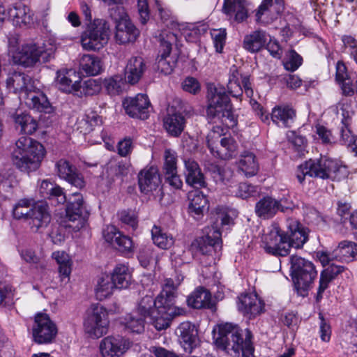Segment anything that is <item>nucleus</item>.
<instances>
[{
    "label": "nucleus",
    "mask_w": 357,
    "mask_h": 357,
    "mask_svg": "<svg viewBox=\"0 0 357 357\" xmlns=\"http://www.w3.org/2000/svg\"><path fill=\"white\" fill-rule=\"evenodd\" d=\"M243 331L237 325L225 323L218 325V331L213 330V339L216 347L228 354L242 357H253L254 347L250 333L243 337Z\"/></svg>",
    "instance_id": "nucleus-1"
},
{
    "label": "nucleus",
    "mask_w": 357,
    "mask_h": 357,
    "mask_svg": "<svg viewBox=\"0 0 357 357\" xmlns=\"http://www.w3.org/2000/svg\"><path fill=\"white\" fill-rule=\"evenodd\" d=\"M178 284L179 282L175 284L172 278H166L164 281L162 289L158 294V310L149 318L158 331L167 328L174 317L185 312V309L174 305Z\"/></svg>",
    "instance_id": "nucleus-2"
},
{
    "label": "nucleus",
    "mask_w": 357,
    "mask_h": 357,
    "mask_svg": "<svg viewBox=\"0 0 357 357\" xmlns=\"http://www.w3.org/2000/svg\"><path fill=\"white\" fill-rule=\"evenodd\" d=\"M45 154V149L40 143L23 136L15 143V148L12 153V161L20 171L30 172L39 168Z\"/></svg>",
    "instance_id": "nucleus-3"
},
{
    "label": "nucleus",
    "mask_w": 357,
    "mask_h": 357,
    "mask_svg": "<svg viewBox=\"0 0 357 357\" xmlns=\"http://www.w3.org/2000/svg\"><path fill=\"white\" fill-rule=\"evenodd\" d=\"M344 170L345 167L340 161L325 156L316 160L310 159L301 165L296 177L300 183H303L306 176L333 180L339 178V175Z\"/></svg>",
    "instance_id": "nucleus-4"
},
{
    "label": "nucleus",
    "mask_w": 357,
    "mask_h": 357,
    "mask_svg": "<svg viewBox=\"0 0 357 357\" xmlns=\"http://www.w3.org/2000/svg\"><path fill=\"white\" fill-rule=\"evenodd\" d=\"M207 117L210 121L224 123L227 120L234 121L232 105L230 98L222 85L211 84L207 91Z\"/></svg>",
    "instance_id": "nucleus-5"
},
{
    "label": "nucleus",
    "mask_w": 357,
    "mask_h": 357,
    "mask_svg": "<svg viewBox=\"0 0 357 357\" xmlns=\"http://www.w3.org/2000/svg\"><path fill=\"white\" fill-rule=\"evenodd\" d=\"M289 264L294 287L298 294L304 296L317 277L315 266L311 261L296 255L290 256Z\"/></svg>",
    "instance_id": "nucleus-6"
},
{
    "label": "nucleus",
    "mask_w": 357,
    "mask_h": 357,
    "mask_svg": "<svg viewBox=\"0 0 357 357\" xmlns=\"http://www.w3.org/2000/svg\"><path fill=\"white\" fill-rule=\"evenodd\" d=\"M52 47L47 49L44 44H38L33 41L24 43L13 52V61L15 64L25 68L34 66L43 60L45 63L53 56Z\"/></svg>",
    "instance_id": "nucleus-7"
},
{
    "label": "nucleus",
    "mask_w": 357,
    "mask_h": 357,
    "mask_svg": "<svg viewBox=\"0 0 357 357\" xmlns=\"http://www.w3.org/2000/svg\"><path fill=\"white\" fill-rule=\"evenodd\" d=\"M109 25L104 19H96L82 33L81 43L86 50H99L108 42Z\"/></svg>",
    "instance_id": "nucleus-8"
},
{
    "label": "nucleus",
    "mask_w": 357,
    "mask_h": 357,
    "mask_svg": "<svg viewBox=\"0 0 357 357\" xmlns=\"http://www.w3.org/2000/svg\"><path fill=\"white\" fill-rule=\"evenodd\" d=\"M84 330L91 337L98 338L108 331L109 320L107 310L100 305H92L84 320Z\"/></svg>",
    "instance_id": "nucleus-9"
},
{
    "label": "nucleus",
    "mask_w": 357,
    "mask_h": 357,
    "mask_svg": "<svg viewBox=\"0 0 357 357\" xmlns=\"http://www.w3.org/2000/svg\"><path fill=\"white\" fill-rule=\"evenodd\" d=\"M57 334V327L48 314L39 312L34 317L32 326L33 341L39 344L51 343Z\"/></svg>",
    "instance_id": "nucleus-10"
},
{
    "label": "nucleus",
    "mask_w": 357,
    "mask_h": 357,
    "mask_svg": "<svg viewBox=\"0 0 357 357\" xmlns=\"http://www.w3.org/2000/svg\"><path fill=\"white\" fill-rule=\"evenodd\" d=\"M228 93L233 97L238 98L243 94V89L248 98L253 96V89L250 82V75L244 74L241 68L232 66L229 69L227 85Z\"/></svg>",
    "instance_id": "nucleus-11"
},
{
    "label": "nucleus",
    "mask_w": 357,
    "mask_h": 357,
    "mask_svg": "<svg viewBox=\"0 0 357 357\" xmlns=\"http://www.w3.org/2000/svg\"><path fill=\"white\" fill-rule=\"evenodd\" d=\"M269 235L270 242L264 246L266 252L273 256H287L293 246L284 231L279 227H274Z\"/></svg>",
    "instance_id": "nucleus-12"
},
{
    "label": "nucleus",
    "mask_w": 357,
    "mask_h": 357,
    "mask_svg": "<svg viewBox=\"0 0 357 357\" xmlns=\"http://www.w3.org/2000/svg\"><path fill=\"white\" fill-rule=\"evenodd\" d=\"M150 105L147 95L142 93H139L135 97L126 98L123 102V106L128 115L142 120L149 118Z\"/></svg>",
    "instance_id": "nucleus-13"
},
{
    "label": "nucleus",
    "mask_w": 357,
    "mask_h": 357,
    "mask_svg": "<svg viewBox=\"0 0 357 357\" xmlns=\"http://www.w3.org/2000/svg\"><path fill=\"white\" fill-rule=\"evenodd\" d=\"M6 84L8 90L18 94L20 98H24L26 93L34 89L33 79L22 72L14 71L9 73Z\"/></svg>",
    "instance_id": "nucleus-14"
},
{
    "label": "nucleus",
    "mask_w": 357,
    "mask_h": 357,
    "mask_svg": "<svg viewBox=\"0 0 357 357\" xmlns=\"http://www.w3.org/2000/svg\"><path fill=\"white\" fill-rule=\"evenodd\" d=\"M138 185L140 191L146 195L160 190L161 178L157 167L147 166L138 174Z\"/></svg>",
    "instance_id": "nucleus-15"
},
{
    "label": "nucleus",
    "mask_w": 357,
    "mask_h": 357,
    "mask_svg": "<svg viewBox=\"0 0 357 357\" xmlns=\"http://www.w3.org/2000/svg\"><path fill=\"white\" fill-rule=\"evenodd\" d=\"M58 176L66 181L71 185L82 189L85 186V181L77 167L66 159H60L55 164Z\"/></svg>",
    "instance_id": "nucleus-16"
},
{
    "label": "nucleus",
    "mask_w": 357,
    "mask_h": 357,
    "mask_svg": "<svg viewBox=\"0 0 357 357\" xmlns=\"http://www.w3.org/2000/svg\"><path fill=\"white\" fill-rule=\"evenodd\" d=\"M130 347V342L121 336H107L100 343L102 357H120Z\"/></svg>",
    "instance_id": "nucleus-17"
},
{
    "label": "nucleus",
    "mask_w": 357,
    "mask_h": 357,
    "mask_svg": "<svg viewBox=\"0 0 357 357\" xmlns=\"http://www.w3.org/2000/svg\"><path fill=\"white\" fill-rule=\"evenodd\" d=\"M238 310L249 319L254 318L264 312V302L255 293L241 294L238 297Z\"/></svg>",
    "instance_id": "nucleus-18"
},
{
    "label": "nucleus",
    "mask_w": 357,
    "mask_h": 357,
    "mask_svg": "<svg viewBox=\"0 0 357 357\" xmlns=\"http://www.w3.org/2000/svg\"><path fill=\"white\" fill-rule=\"evenodd\" d=\"M168 40L162 38L160 40V54L157 58V68L164 75H169L172 73L176 66V61L169 59V54L172 51V41L176 39L174 33L167 35Z\"/></svg>",
    "instance_id": "nucleus-19"
},
{
    "label": "nucleus",
    "mask_w": 357,
    "mask_h": 357,
    "mask_svg": "<svg viewBox=\"0 0 357 357\" xmlns=\"http://www.w3.org/2000/svg\"><path fill=\"white\" fill-rule=\"evenodd\" d=\"M51 222V215L48 206L43 202L34 204L33 210L28 220L31 229L34 232L42 233Z\"/></svg>",
    "instance_id": "nucleus-20"
},
{
    "label": "nucleus",
    "mask_w": 357,
    "mask_h": 357,
    "mask_svg": "<svg viewBox=\"0 0 357 357\" xmlns=\"http://www.w3.org/2000/svg\"><path fill=\"white\" fill-rule=\"evenodd\" d=\"M81 78L73 69H62L56 72V82L58 88L66 93L76 96Z\"/></svg>",
    "instance_id": "nucleus-21"
},
{
    "label": "nucleus",
    "mask_w": 357,
    "mask_h": 357,
    "mask_svg": "<svg viewBox=\"0 0 357 357\" xmlns=\"http://www.w3.org/2000/svg\"><path fill=\"white\" fill-rule=\"evenodd\" d=\"M131 164L129 160H111L106 169V180L108 186H111L115 182L121 183L123 178L128 176Z\"/></svg>",
    "instance_id": "nucleus-22"
},
{
    "label": "nucleus",
    "mask_w": 357,
    "mask_h": 357,
    "mask_svg": "<svg viewBox=\"0 0 357 357\" xmlns=\"http://www.w3.org/2000/svg\"><path fill=\"white\" fill-rule=\"evenodd\" d=\"M66 211V218L71 222L78 220L82 223L89 215L84 205L83 197L79 192H74L69 197Z\"/></svg>",
    "instance_id": "nucleus-23"
},
{
    "label": "nucleus",
    "mask_w": 357,
    "mask_h": 357,
    "mask_svg": "<svg viewBox=\"0 0 357 357\" xmlns=\"http://www.w3.org/2000/svg\"><path fill=\"white\" fill-rule=\"evenodd\" d=\"M284 10V0H264L257 12V20L268 23L277 19Z\"/></svg>",
    "instance_id": "nucleus-24"
},
{
    "label": "nucleus",
    "mask_w": 357,
    "mask_h": 357,
    "mask_svg": "<svg viewBox=\"0 0 357 357\" xmlns=\"http://www.w3.org/2000/svg\"><path fill=\"white\" fill-rule=\"evenodd\" d=\"M288 236V240L293 248H302L308 241V232L298 220L288 219L287 220V231H284Z\"/></svg>",
    "instance_id": "nucleus-25"
},
{
    "label": "nucleus",
    "mask_w": 357,
    "mask_h": 357,
    "mask_svg": "<svg viewBox=\"0 0 357 357\" xmlns=\"http://www.w3.org/2000/svg\"><path fill=\"white\" fill-rule=\"evenodd\" d=\"M176 333L184 350L191 353L198 342V332L195 325L189 321L182 322L177 327Z\"/></svg>",
    "instance_id": "nucleus-26"
},
{
    "label": "nucleus",
    "mask_w": 357,
    "mask_h": 357,
    "mask_svg": "<svg viewBox=\"0 0 357 357\" xmlns=\"http://www.w3.org/2000/svg\"><path fill=\"white\" fill-rule=\"evenodd\" d=\"M23 99L30 109L45 113L52 112V107L47 96L35 86L34 89L26 93V96H24Z\"/></svg>",
    "instance_id": "nucleus-27"
},
{
    "label": "nucleus",
    "mask_w": 357,
    "mask_h": 357,
    "mask_svg": "<svg viewBox=\"0 0 357 357\" xmlns=\"http://www.w3.org/2000/svg\"><path fill=\"white\" fill-rule=\"evenodd\" d=\"M184 176L186 183L197 189L205 188L206 182L199 164L194 160H185Z\"/></svg>",
    "instance_id": "nucleus-28"
},
{
    "label": "nucleus",
    "mask_w": 357,
    "mask_h": 357,
    "mask_svg": "<svg viewBox=\"0 0 357 357\" xmlns=\"http://www.w3.org/2000/svg\"><path fill=\"white\" fill-rule=\"evenodd\" d=\"M222 12L230 20L241 23L248 17L245 0H224Z\"/></svg>",
    "instance_id": "nucleus-29"
},
{
    "label": "nucleus",
    "mask_w": 357,
    "mask_h": 357,
    "mask_svg": "<svg viewBox=\"0 0 357 357\" xmlns=\"http://www.w3.org/2000/svg\"><path fill=\"white\" fill-rule=\"evenodd\" d=\"M139 36V29L130 19L124 20L116 24L115 38L119 44L132 43Z\"/></svg>",
    "instance_id": "nucleus-30"
},
{
    "label": "nucleus",
    "mask_w": 357,
    "mask_h": 357,
    "mask_svg": "<svg viewBox=\"0 0 357 357\" xmlns=\"http://www.w3.org/2000/svg\"><path fill=\"white\" fill-rule=\"evenodd\" d=\"M208 148L215 157L222 160H229L237 155L238 144L232 137H223L215 147L208 144Z\"/></svg>",
    "instance_id": "nucleus-31"
},
{
    "label": "nucleus",
    "mask_w": 357,
    "mask_h": 357,
    "mask_svg": "<svg viewBox=\"0 0 357 357\" xmlns=\"http://www.w3.org/2000/svg\"><path fill=\"white\" fill-rule=\"evenodd\" d=\"M296 116V110L291 107L276 106L272 109L271 119L279 127L290 128L295 121Z\"/></svg>",
    "instance_id": "nucleus-32"
},
{
    "label": "nucleus",
    "mask_w": 357,
    "mask_h": 357,
    "mask_svg": "<svg viewBox=\"0 0 357 357\" xmlns=\"http://www.w3.org/2000/svg\"><path fill=\"white\" fill-rule=\"evenodd\" d=\"M146 70V66L142 57L130 58L125 68V81L130 84L137 83Z\"/></svg>",
    "instance_id": "nucleus-33"
},
{
    "label": "nucleus",
    "mask_w": 357,
    "mask_h": 357,
    "mask_svg": "<svg viewBox=\"0 0 357 357\" xmlns=\"http://www.w3.org/2000/svg\"><path fill=\"white\" fill-rule=\"evenodd\" d=\"M278 199L266 195L256 203L255 212L261 219H271L278 213Z\"/></svg>",
    "instance_id": "nucleus-34"
},
{
    "label": "nucleus",
    "mask_w": 357,
    "mask_h": 357,
    "mask_svg": "<svg viewBox=\"0 0 357 357\" xmlns=\"http://www.w3.org/2000/svg\"><path fill=\"white\" fill-rule=\"evenodd\" d=\"M269 36L263 30H255L245 36L243 42V48L250 53H256L262 50Z\"/></svg>",
    "instance_id": "nucleus-35"
},
{
    "label": "nucleus",
    "mask_w": 357,
    "mask_h": 357,
    "mask_svg": "<svg viewBox=\"0 0 357 357\" xmlns=\"http://www.w3.org/2000/svg\"><path fill=\"white\" fill-rule=\"evenodd\" d=\"M189 212L197 220H199L204 211L208 208V201L202 192L193 190L189 192Z\"/></svg>",
    "instance_id": "nucleus-36"
},
{
    "label": "nucleus",
    "mask_w": 357,
    "mask_h": 357,
    "mask_svg": "<svg viewBox=\"0 0 357 357\" xmlns=\"http://www.w3.org/2000/svg\"><path fill=\"white\" fill-rule=\"evenodd\" d=\"M188 305L195 309L212 308L211 294L204 287L196 289L187 298Z\"/></svg>",
    "instance_id": "nucleus-37"
},
{
    "label": "nucleus",
    "mask_w": 357,
    "mask_h": 357,
    "mask_svg": "<svg viewBox=\"0 0 357 357\" xmlns=\"http://www.w3.org/2000/svg\"><path fill=\"white\" fill-rule=\"evenodd\" d=\"M335 259L349 263L357 259V243L343 241L340 242L337 248L332 253Z\"/></svg>",
    "instance_id": "nucleus-38"
},
{
    "label": "nucleus",
    "mask_w": 357,
    "mask_h": 357,
    "mask_svg": "<svg viewBox=\"0 0 357 357\" xmlns=\"http://www.w3.org/2000/svg\"><path fill=\"white\" fill-rule=\"evenodd\" d=\"M222 243L221 233L219 229L213 231L212 235L207 234L196 240L195 245L202 255H210Z\"/></svg>",
    "instance_id": "nucleus-39"
},
{
    "label": "nucleus",
    "mask_w": 357,
    "mask_h": 357,
    "mask_svg": "<svg viewBox=\"0 0 357 357\" xmlns=\"http://www.w3.org/2000/svg\"><path fill=\"white\" fill-rule=\"evenodd\" d=\"M102 123V117L96 112L91 110L77 119L76 128L81 133L86 135L96 127L100 126Z\"/></svg>",
    "instance_id": "nucleus-40"
},
{
    "label": "nucleus",
    "mask_w": 357,
    "mask_h": 357,
    "mask_svg": "<svg viewBox=\"0 0 357 357\" xmlns=\"http://www.w3.org/2000/svg\"><path fill=\"white\" fill-rule=\"evenodd\" d=\"M8 19L18 26L29 24L32 21V13L27 6L16 3L8 8Z\"/></svg>",
    "instance_id": "nucleus-41"
},
{
    "label": "nucleus",
    "mask_w": 357,
    "mask_h": 357,
    "mask_svg": "<svg viewBox=\"0 0 357 357\" xmlns=\"http://www.w3.org/2000/svg\"><path fill=\"white\" fill-rule=\"evenodd\" d=\"M80 70L89 76H95L103 70L101 59L93 54H84L79 61Z\"/></svg>",
    "instance_id": "nucleus-42"
},
{
    "label": "nucleus",
    "mask_w": 357,
    "mask_h": 357,
    "mask_svg": "<svg viewBox=\"0 0 357 357\" xmlns=\"http://www.w3.org/2000/svg\"><path fill=\"white\" fill-rule=\"evenodd\" d=\"M42 193H45L52 204H63L66 196L60 186L47 181H43L40 185Z\"/></svg>",
    "instance_id": "nucleus-43"
},
{
    "label": "nucleus",
    "mask_w": 357,
    "mask_h": 357,
    "mask_svg": "<svg viewBox=\"0 0 357 357\" xmlns=\"http://www.w3.org/2000/svg\"><path fill=\"white\" fill-rule=\"evenodd\" d=\"M42 193H45L52 204H63L66 196L60 186L47 181H43L40 185Z\"/></svg>",
    "instance_id": "nucleus-44"
},
{
    "label": "nucleus",
    "mask_w": 357,
    "mask_h": 357,
    "mask_svg": "<svg viewBox=\"0 0 357 357\" xmlns=\"http://www.w3.org/2000/svg\"><path fill=\"white\" fill-rule=\"evenodd\" d=\"M16 129L21 133L33 134L38 128L37 121L26 112L16 113L14 116Z\"/></svg>",
    "instance_id": "nucleus-45"
},
{
    "label": "nucleus",
    "mask_w": 357,
    "mask_h": 357,
    "mask_svg": "<svg viewBox=\"0 0 357 357\" xmlns=\"http://www.w3.org/2000/svg\"><path fill=\"white\" fill-rule=\"evenodd\" d=\"M185 119L180 113L169 114L164 119V126L172 136L178 137L184 130Z\"/></svg>",
    "instance_id": "nucleus-46"
},
{
    "label": "nucleus",
    "mask_w": 357,
    "mask_h": 357,
    "mask_svg": "<svg viewBox=\"0 0 357 357\" xmlns=\"http://www.w3.org/2000/svg\"><path fill=\"white\" fill-rule=\"evenodd\" d=\"M238 165L247 176L255 175L259 169V164L255 155L249 151H244L241 153Z\"/></svg>",
    "instance_id": "nucleus-47"
},
{
    "label": "nucleus",
    "mask_w": 357,
    "mask_h": 357,
    "mask_svg": "<svg viewBox=\"0 0 357 357\" xmlns=\"http://www.w3.org/2000/svg\"><path fill=\"white\" fill-rule=\"evenodd\" d=\"M145 318L133 311L122 318L121 324L125 329L131 333H141L144 329Z\"/></svg>",
    "instance_id": "nucleus-48"
},
{
    "label": "nucleus",
    "mask_w": 357,
    "mask_h": 357,
    "mask_svg": "<svg viewBox=\"0 0 357 357\" xmlns=\"http://www.w3.org/2000/svg\"><path fill=\"white\" fill-rule=\"evenodd\" d=\"M158 305V296L155 298L146 296L140 300L135 312L145 319L151 318L157 312Z\"/></svg>",
    "instance_id": "nucleus-49"
},
{
    "label": "nucleus",
    "mask_w": 357,
    "mask_h": 357,
    "mask_svg": "<svg viewBox=\"0 0 357 357\" xmlns=\"http://www.w3.org/2000/svg\"><path fill=\"white\" fill-rule=\"evenodd\" d=\"M116 289H126L128 287L131 275L129 269L125 265H118L113 271L112 275L110 276Z\"/></svg>",
    "instance_id": "nucleus-50"
},
{
    "label": "nucleus",
    "mask_w": 357,
    "mask_h": 357,
    "mask_svg": "<svg viewBox=\"0 0 357 357\" xmlns=\"http://www.w3.org/2000/svg\"><path fill=\"white\" fill-rule=\"evenodd\" d=\"M151 236L153 243L161 249H169L174 243V239L172 235L155 225L151 229Z\"/></svg>",
    "instance_id": "nucleus-51"
},
{
    "label": "nucleus",
    "mask_w": 357,
    "mask_h": 357,
    "mask_svg": "<svg viewBox=\"0 0 357 357\" xmlns=\"http://www.w3.org/2000/svg\"><path fill=\"white\" fill-rule=\"evenodd\" d=\"M32 202V199H20L13 207V217L15 219H24L28 221L33 210L34 204Z\"/></svg>",
    "instance_id": "nucleus-52"
},
{
    "label": "nucleus",
    "mask_w": 357,
    "mask_h": 357,
    "mask_svg": "<svg viewBox=\"0 0 357 357\" xmlns=\"http://www.w3.org/2000/svg\"><path fill=\"white\" fill-rule=\"evenodd\" d=\"M116 289L110 276L105 275L100 278L96 287V295L98 299L102 301L109 296Z\"/></svg>",
    "instance_id": "nucleus-53"
},
{
    "label": "nucleus",
    "mask_w": 357,
    "mask_h": 357,
    "mask_svg": "<svg viewBox=\"0 0 357 357\" xmlns=\"http://www.w3.org/2000/svg\"><path fill=\"white\" fill-rule=\"evenodd\" d=\"M101 84L100 81L93 79H89L85 81L83 84L80 82L78 91L76 96L82 98L83 96H92L100 93L101 91Z\"/></svg>",
    "instance_id": "nucleus-54"
},
{
    "label": "nucleus",
    "mask_w": 357,
    "mask_h": 357,
    "mask_svg": "<svg viewBox=\"0 0 357 357\" xmlns=\"http://www.w3.org/2000/svg\"><path fill=\"white\" fill-rule=\"evenodd\" d=\"M53 258L59 265V271L63 278H68L71 273V260L64 251H57L52 254Z\"/></svg>",
    "instance_id": "nucleus-55"
},
{
    "label": "nucleus",
    "mask_w": 357,
    "mask_h": 357,
    "mask_svg": "<svg viewBox=\"0 0 357 357\" xmlns=\"http://www.w3.org/2000/svg\"><path fill=\"white\" fill-rule=\"evenodd\" d=\"M208 170L216 183L227 181L232 176V172L229 168L216 164H211L208 167Z\"/></svg>",
    "instance_id": "nucleus-56"
},
{
    "label": "nucleus",
    "mask_w": 357,
    "mask_h": 357,
    "mask_svg": "<svg viewBox=\"0 0 357 357\" xmlns=\"http://www.w3.org/2000/svg\"><path fill=\"white\" fill-rule=\"evenodd\" d=\"M351 122V116L349 112L345 110L342 111V127L340 130L341 139L342 142L348 146H351V141L354 140V135L351 134V130L349 129V126Z\"/></svg>",
    "instance_id": "nucleus-57"
},
{
    "label": "nucleus",
    "mask_w": 357,
    "mask_h": 357,
    "mask_svg": "<svg viewBox=\"0 0 357 357\" xmlns=\"http://www.w3.org/2000/svg\"><path fill=\"white\" fill-rule=\"evenodd\" d=\"M123 85L124 80L121 75H114L104 80V86L111 95H116L121 92Z\"/></svg>",
    "instance_id": "nucleus-58"
},
{
    "label": "nucleus",
    "mask_w": 357,
    "mask_h": 357,
    "mask_svg": "<svg viewBox=\"0 0 357 357\" xmlns=\"http://www.w3.org/2000/svg\"><path fill=\"white\" fill-rule=\"evenodd\" d=\"M176 171H177L176 153L171 149H166L164 153V174H169Z\"/></svg>",
    "instance_id": "nucleus-59"
},
{
    "label": "nucleus",
    "mask_w": 357,
    "mask_h": 357,
    "mask_svg": "<svg viewBox=\"0 0 357 357\" xmlns=\"http://www.w3.org/2000/svg\"><path fill=\"white\" fill-rule=\"evenodd\" d=\"M302 57L294 50H291L287 54V60L284 61V68L289 71H295L302 64Z\"/></svg>",
    "instance_id": "nucleus-60"
},
{
    "label": "nucleus",
    "mask_w": 357,
    "mask_h": 357,
    "mask_svg": "<svg viewBox=\"0 0 357 357\" xmlns=\"http://www.w3.org/2000/svg\"><path fill=\"white\" fill-rule=\"evenodd\" d=\"M14 304V292L11 287L0 286V305L10 307Z\"/></svg>",
    "instance_id": "nucleus-61"
},
{
    "label": "nucleus",
    "mask_w": 357,
    "mask_h": 357,
    "mask_svg": "<svg viewBox=\"0 0 357 357\" xmlns=\"http://www.w3.org/2000/svg\"><path fill=\"white\" fill-rule=\"evenodd\" d=\"M226 34L225 29H216L211 32V37L217 52H222L225 44Z\"/></svg>",
    "instance_id": "nucleus-62"
},
{
    "label": "nucleus",
    "mask_w": 357,
    "mask_h": 357,
    "mask_svg": "<svg viewBox=\"0 0 357 357\" xmlns=\"http://www.w3.org/2000/svg\"><path fill=\"white\" fill-rule=\"evenodd\" d=\"M216 222L215 227H213V231L218 229V227L221 225L222 227L232 224L233 220L229 215L226 209L223 208H218L216 209Z\"/></svg>",
    "instance_id": "nucleus-63"
},
{
    "label": "nucleus",
    "mask_w": 357,
    "mask_h": 357,
    "mask_svg": "<svg viewBox=\"0 0 357 357\" xmlns=\"http://www.w3.org/2000/svg\"><path fill=\"white\" fill-rule=\"evenodd\" d=\"M114 6V7L109 10V17L115 22L116 24L124 20H127V19H130L121 4Z\"/></svg>",
    "instance_id": "nucleus-64"
}]
</instances>
